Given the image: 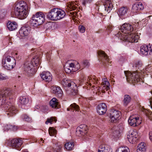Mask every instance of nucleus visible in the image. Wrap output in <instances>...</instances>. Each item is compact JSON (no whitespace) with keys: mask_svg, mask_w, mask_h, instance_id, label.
Segmentation results:
<instances>
[{"mask_svg":"<svg viewBox=\"0 0 152 152\" xmlns=\"http://www.w3.org/2000/svg\"><path fill=\"white\" fill-rule=\"evenodd\" d=\"M13 98L12 92L10 88L6 89L0 93V106L6 110V113L8 116H12L17 112L15 106L11 102H8Z\"/></svg>","mask_w":152,"mask_h":152,"instance_id":"obj_1","label":"nucleus"},{"mask_svg":"<svg viewBox=\"0 0 152 152\" xmlns=\"http://www.w3.org/2000/svg\"><path fill=\"white\" fill-rule=\"evenodd\" d=\"M27 5L26 2L23 1L16 2L13 6L12 13L14 17L21 19L26 18L27 16Z\"/></svg>","mask_w":152,"mask_h":152,"instance_id":"obj_2","label":"nucleus"},{"mask_svg":"<svg viewBox=\"0 0 152 152\" xmlns=\"http://www.w3.org/2000/svg\"><path fill=\"white\" fill-rule=\"evenodd\" d=\"M132 26L127 23H124V42H138L139 37L138 35L133 33L129 34L133 30Z\"/></svg>","mask_w":152,"mask_h":152,"instance_id":"obj_3","label":"nucleus"},{"mask_svg":"<svg viewBox=\"0 0 152 152\" xmlns=\"http://www.w3.org/2000/svg\"><path fill=\"white\" fill-rule=\"evenodd\" d=\"M66 15L65 12L58 8H53L47 13V18L53 21H57L63 18Z\"/></svg>","mask_w":152,"mask_h":152,"instance_id":"obj_4","label":"nucleus"},{"mask_svg":"<svg viewBox=\"0 0 152 152\" xmlns=\"http://www.w3.org/2000/svg\"><path fill=\"white\" fill-rule=\"evenodd\" d=\"M45 15L43 13L38 12L33 15L30 22L31 25L36 27L43 23L45 21Z\"/></svg>","mask_w":152,"mask_h":152,"instance_id":"obj_5","label":"nucleus"},{"mask_svg":"<svg viewBox=\"0 0 152 152\" xmlns=\"http://www.w3.org/2000/svg\"><path fill=\"white\" fill-rule=\"evenodd\" d=\"M124 74L126 77L127 81L129 83L134 84L138 82L140 84L143 83V80L139 77V76L136 72L131 73L129 71H124Z\"/></svg>","mask_w":152,"mask_h":152,"instance_id":"obj_6","label":"nucleus"},{"mask_svg":"<svg viewBox=\"0 0 152 152\" xmlns=\"http://www.w3.org/2000/svg\"><path fill=\"white\" fill-rule=\"evenodd\" d=\"M15 59L12 57L5 54L3 56L2 64L3 66L7 70L12 69L15 65Z\"/></svg>","mask_w":152,"mask_h":152,"instance_id":"obj_7","label":"nucleus"},{"mask_svg":"<svg viewBox=\"0 0 152 152\" xmlns=\"http://www.w3.org/2000/svg\"><path fill=\"white\" fill-rule=\"evenodd\" d=\"M102 82L101 83V86L99 87L98 86H96L94 88V91L95 92L96 95H98L100 96H102L101 93H104L105 92V91H107L110 89V83L108 81L107 78L102 79Z\"/></svg>","mask_w":152,"mask_h":152,"instance_id":"obj_8","label":"nucleus"},{"mask_svg":"<svg viewBox=\"0 0 152 152\" xmlns=\"http://www.w3.org/2000/svg\"><path fill=\"white\" fill-rule=\"evenodd\" d=\"M61 83L64 87H70V88L72 89L71 90L72 94L75 95L77 93V87L74 82L65 79L63 80Z\"/></svg>","mask_w":152,"mask_h":152,"instance_id":"obj_9","label":"nucleus"},{"mask_svg":"<svg viewBox=\"0 0 152 152\" xmlns=\"http://www.w3.org/2000/svg\"><path fill=\"white\" fill-rule=\"evenodd\" d=\"M121 115L120 111L115 110H111L109 115L110 122L113 123H117L121 118Z\"/></svg>","mask_w":152,"mask_h":152,"instance_id":"obj_10","label":"nucleus"},{"mask_svg":"<svg viewBox=\"0 0 152 152\" xmlns=\"http://www.w3.org/2000/svg\"><path fill=\"white\" fill-rule=\"evenodd\" d=\"M98 58L99 61L103 64H108L110 62V59L104 52L99 50L98 51Z\"/></svg>","mask_w":152,"mask_h":152,"instance_id":"obj_11","label":"nucleus"},{"mask_svg":"<svg viewBox=\"0 0 152 152\" xmlns=\"http://www.w3.org/2000/svg\"><path fill=\"white\" fill-rule=\"evenodd\" d=\"M33 66L30 61H26L24 65V73L26 75L30 76L34 73L35 71Z\"/></svg>","mask_w":152,"mask_h":152,"instance_id":"obj_12","label":"nucleus"},{"mask_svg":"<svg viewBox=\"0 0 152 152\" xmlns=\"http://www.w3.org/2000/svg\"><path fill=\"white\" fill-rule=\"evenodd\" d=\"M129 124L134 127L137 126L142 123L141 118L137 115H132L130 116L128 120Z\"/></svg>","mask_w":152,"mask_h":152,"instance_id":"obj_13","label":"nucleus"},{"mask_svg":"<svg viewBox=\"0 0 152 152\" xmlns=\"http://www.w3.org/2000/svg\"><path fill=\"white\" fill-rule=\"evenodd\" d=\"M100 78L96 77L95 76H88L87 79L83 80V81L86 83L87 85L91 86L92 84L98 85L100 84Z\"/></svg>","mask_w":152,"mask_h":152,"instance_id":"obj_14","label":"nucleus"},{"mask_svg":"<svg viewBox=\"0 0 152 152\" xmlns=\"http://www.w3.org/2000/svg\"><path fill=\"white\" fill-rule=\"evenodd\" d=\"M65 71L66 73H69L72 72H75L80 68V66L79 63L75 61L74 63H71L69 64V66H65Z\"/></svg>","mask_w":152,"mask_h":152,"instance_id":"obj_15","label":"nucleus"},{"mask_svg":"<svg viewBox=\"0 0 152 152\" xmlns=\"http://www.w3.org/2000/svg\"><path fill=\"white\" fill-rule=\"evenodd\" d=\"M140 137V133L138 131L134 130L132 131L130 135H127V138L129 142L133 143L136 142Z\"/></svg>","mask_w":152,"mask_h":152,"instance_id":"obj_16","label":"nucleus"},{"mask_svg":"<svg viewBox=\"0 0 152 152\" xmlns=\"http://www.w3.org/2000/svg\"><path fill=\"white\" fill-rule=\"evenodd\" d=\"M69 4H68V9L69 10V15L70 16L74 17L77 14V12L76 11H73V10H75L77 8V7L75 5H77V6L78 4L77 1H75V2L73 1L69 2Z\"/></svg>","mask_w":152,"mask_h":152,"instance_id":"obj_17","label":"nucleus"},{"mask_svg":"<svg viewBox=\"0 0 152 152\" xmlns=\"http://www.w3.org/2000/svg\"><path fill=\"white\" fill-rule=\"evenodd\" d=\"M10 144L13 148L18 150H20L21 148L23 141L22 139H14L10 141Z\"/></svg>","mask_w":152,"mask_h":152,"instance_id":"obj_18","label":"nucleus"},{"mask_svg":"<svg viewBox=\"0 0 152 152\" xmlns=\"http://www.w3.org/2000/svg\"><path fill=\"white\" fill-rule=\"evenodd\" d=\"M140 53L145 56L151 55L152 54V45L150 44L144 45L141 47Z\"/></svg>","mask_w":152,"mask_h":152,"instance_id":"obj_19","label":"nucleus"},{"mask_svg":"<svg viewBox=\"0 0 152 152\" xmlns=\"http://www.w3.org/2000/svg\"><path fill=\"white\" fill-rule=\"evenodd\" d=\"M107 110V106L105 103L100 104L97 107V112L100 115H102L105 114Z\"/></svg>","mask_w":152,"mask_h":152,"instance_id":"obj_20","label":"nucleus"},{"mask_svg":"<svg viewBox=\"0 0 152 152\" xmlns=\"http://www.w3.org/2000/svg\"><path fill=\"white\" fill-rule=\"evenodd\" d=\"M143 7V6L142 3L140 2L137 3L133 5L132 11L134 13H136L142 10Z\"/></svg>","mask_w":152,"mask_h":152,"instance_id":"obj_21","label":"nucleus"},{"mask_svg":"<svg viewBox=\"0 0 152 152\" xmlns=\"http://www.w3.org/2000/svg\"><path fill=\"white\" fill-rule=\"evenodd\" d=\"M51 91L52 93L55 94L59 97H61L63 94V91L61 88L58 86H53L51 87Z\"/></svg>","mask_w":152,"mask_h":152,"instance_id":"obj_22","label":"nucleus"},{"mask_svg":"<svg viewBox=\"0 0 152 152\" xmlns=\"http://www.w3.org/2000/svg\"><path fill=\"white\" fill-rule=\"evenodd\" d=\"M41 77L43 80L48 82L52 79L51 74L48 71L43 72L41 74Z\"/></svg>","mask_w":152,"mask_h":152,"instance_id":"obj_23","label":"nucleus"},{"mask_svg":"<svg viewBox=\"0 0 152 152\" xmlns=\"http://www.w3.org/2000/svg\"><path fill=\"white\" fill-rule=\"evenodd\" d=\"M30 29L28 27H23L21 28L19 31L18 35L21 37H24L28 35Z\"/></svg>","mask_w":152,"mask_h":152,"instance_id":"obj_24","label":"nucleus"},{"mask_svg":"<svg viewBox=\"0 0 152 152\" xmlns=\"http://www.w3.org/2000/svg\"><path fill=\"white\" fill-rule=\"evenodd\" d=\"M49 104L50 105L54 108L57 109L60 107L58 100L55 98H53L50 101Z\"/></svg>","mask_w":152,"mask_h":152,"instance_id":"obj_25","label":"nucleus"},{"mask_svg":"<svg viewBox=\"0 0 152 152\" xmlns=\"http://www.w3.org/2000/svg\"><path fill=\"white\" fill-rule=\"evenodd\" d=\"M18 129L17 126L12 125L10 124L5 125L3 126V129L4 131H8L9 130H12L13 131H16Z\"/></svg>","mask_w":152,"mask_h":152,"instance_id":"obj_26","label":"nucleus"},{"mask_svg":"<svg viewBox=\"0 0 152 152\" xmlns=\"http://www.w3.org/2000/svg\"><path fill=\"white\" fill-rule=\"evenodd\" d=\"M109 146L106 145H102L99 146L98 149V152H109Z\"/></svg>","mask_w":152,"mask_h":152,"instance_id":"obj_27","label":"nucleus"},{"mask_svg":"<svg viewBox=\"0 0 152 152\" xmlns=\"http://www.w3.org/2000/svg\"><path fill=\"white\" fill-rule=\"evenodd\" d=\"M7 26L10 31L15 30L17 27L18 25L15 22H8L7 23Z\"/></svg>","mask_w":152,"mask_h":152,"instance_id":"obj_28","label":"nucleus"},{"mask_svg":"<svg viewBox=\"0 0 152 152\" xmlns=\"http://www.w3.org/2000/svg\"><path fill=\"white\" fill-rule=\"evenodd\" d=\"M146 144L143 142H142L139 144L138 146L137 149V152H144L146 150Z\"/></svg>","mask_w":152,"mask_h":152,"instance_id":"obj_29","label":"nucleus"},{"mask_svg":"<svg viewBox=\"0 0 152 152\" xmlns=\"http://www.w3.org/2000/svg\"><path fill=\"white\" fill-rule=\"evenodd\" d=\"M28 102V99L25 96H21L19 97V102L22 105L27 104Z\"/></svg>","mask_w":152,"mask_h":152,"instance_id":"obj_30","label":"nucleus"},{"mask_svg":"<svg viewBox=\"0 0 152 152\" xmlns=\"http://www.w3.org/2000/svg\"><path fill=\"white\" fill-rule=\"evenodd\" d=\"M30 62L31 63V64L34 67L38 66L39 64V61L38 56H36Z\"/></svg>","mask_w":152,"mask_h":152,"instance_id":"obj_31","label":"nucleus"},{"mask_svg":"<svg viewBox=\"0 0 152 152\" xmlns=\"http://www.w3.org/2000/svg\"><path fill=\"white\" fill-rule=\"evenodd\" d=\"M73 110H75L76 111H78L79 110V107L76 103H74L72 104L69 107L67 108L68 111H72Z\"/></svg>","mask_w":152,"mask_h":152,"instance_id":"obj_32","label":"nucleus"},{"mask_svg":"<svg viewBox=\"0 0 152 152\" xmlns=\"http://www.w3.org/2000/svg\"><path fill=\"white\" fill-rule=\"evenodd\" d=\"M74 146V143L72 142H68L64 145L65 148L68 150H72Z\"/></svg>","mask_w":152,"mask_h":152,"instance_id":"obj_33","label":"nucleus"},{"mask_svg":"<svg viewBox=\"0 0 152 152\" xmlns=\"http://www.w3.org/2000/svg\"><path fill=\"white\" fill-rule=\"evenodd\" d=\"M88 128L86 127V128H82V129H79V130H76V132L77 134H80L82 135H84L86 134L87 132V130Z\"/></svg>","mask_w":152,"mask_h":152,"instance_id":"obj_34","label":"nucleus"},{"mask_svg":"<svg viewBox=\"0 0 152 152\" xmlns=\"http://www.w3.org/2000/svg\"><path fill=\"white\" fill-rule=\"evenodd\" d=\"M56 146L55 150V152H61L62 150L63 145L60 142L57 143L55 144Z\"/></svg>","mask_w":152,"mask_h":152,"instance_id":"obj_35","label":"nucleus"},{"mask_svg":"<svg viewBox=\"0 0 152 152\" xmlns=\"http://www.w3.org/2000/svg\"><path fill=\"white\" fill-rule=\"evenodd\" d=\"M123 25L121 26L120 30L121 31H119L118 33L116 35L117 37H118V38L121 40L123 41V39L124 38L123 36V32L124 31V29L123 28Z\"/></svg>","mask_w":152,"mask_h":152,"instance_id":"obj_36","label":"nucleus"},{"mask_svg":"<svg viewBox=\"0 0 152 152\" xmlns=\"http://www.w3.org/2000/svg\"><path fill=\"white\" fill-rule=\"evenodd\" d=\"M131 99V97L128 95L124 96V106L127 105L130 102Z\"/></svg>","mask_w":152,"mask_h":152,"instance_id":"obj_37","label":"nucleus"},{"mask_svg":"<svg viewBox=\"0 0 152 152\" xmlns=\"http://www.w3.org/2000/svg\"><path fill=\"white\" fill-rule=\"evenodd\" d=\"M124 7H123L119 9L118 14L120 18L123 20L124 18Z\"/></svg>","mask_w":152,"mask_h":152,"instance_id":"obj_38","label":"nucleus"},{"mask_svg":"<svg viewBox=\"0 0 152 152\" xmlns=\"http://www.w3.org/2000/svg\"><path fill=\"white\" fill-rule=\"evenodd\" d=\"M21 118L24 121L27 122L30 121L31 120V118L27 115L26 114L22 115Z\"/></svg>","mask_w":152,"mask_h":152,"instance_id":"obj_39","label":"nucleus"},{"mask_svg":"<svg viewBox=\"0 0 152 152\" xmlns=\"http://www.w3.org/2000/svg\"><path fill=\"white\" fill-rule=\"evenodd\" d=\"M48 131L49 134L51 136H54L56 134V131L53 127H50Z\"/></svg>","mask_w":152,"mask_h":152,"instance_id":"obj_40","label":"nucleus"},{"mask_svg":"<svg viewBox=\"0 0 152 152\" xmlns=\"http://www.w3.org/2000/svg\"><path fill=\"white\" fill-rule=\"evenodd\" d=\"M56 119L55 118L51 117L50 118H47V121L45 122V124H48L49 123L51 124L53 121H54L55 122H56Z\"/></svg>","mask_w":152,"mask_h":152,"instance_id":"obj_41","label":"nucleus"},{"mask_svg":"<svg viewBox=\"0 0 152 152\" xmlns=\"http://www.w3.org/2000/svg\"><path fill=\"white\" fill-rule=\"evenodd\" d=\"M82 65L83 67H88L90 65V63L89 61L87 60H83L82 62Z\"/></svg>","mask_w":152,"mask_h":152,"instance_id":"obj_42","label":"nucleus"},{"mask_svg":"<svg viewBox=\"0 0 152 152\" xmlns=\"http://www.w3.org/2000/svg\"><path fill=\"white\" fill-rule=\"evenodd\" d=\"M9 79V77L4 74L0 73V80H5Z\"/></svg>","mask_w":152,"mask_h":152,"instance_id":"obj_43","label":"nucleus"},{"mask_svg":"<svg viewBox=\"0 0 152 152\" xmlns=\"http://www.w3.org/2000/svg\"><path fill=\"white\" fill-rule=\"evenodd\" d=\"M135 65L136 67H138L139 69L142 66V64L141 61H137L135 62Z\"/></svg>","mask_w":152,"mask_h":152,"instance_id":"obj_44","label":"nucleus"},{"mask_svg":"<svg viewBox=\"0 0 152 152\" xmlns=\"http://www.w3.org/2000/svg\"><path fill=\"white\" fill-rule=\"evenodd\" d=\"M79 29L80 32L82 33H84L85 31V28L83 26H80L79 27Z\"/></svg>","mask_w":152,"mask_h":152,"instance_id":"obj_45","label":"nucleus"},{"mask_svg":"<svg viewBox=\"0 0 152 152\" xmlns=\"http://www.w3.org/2000/svg\"><path fill=\"white\" fill-rule=\"evenodd\" d=\"M82 4L84 5H86L87 4L90 3L93 0H82Z\"/></svg>","mask_w":152,"mask_h":152,"instance_id":"obj_46","label":"nucleus"},{"mask_svg":"<svg viewBox=\"0 0 152 152\" xmlns=\"http://www.w3.org/2000/svg\"><path fill=\"white\" fill-rule=\"evenodd\" d=\"M118 128H119V129L120 132L123 131L124 129L123 124L121 123L119 124L118 125Z\"/></svg>","mask_w":152,"mask_h":152,"instance_id":"obj_47","label":"nucleus"},{"mask_svg":"<svg viewBox=\"0 0 152 152\" xmlns=\"http://www.w3.org/2000/svg\"><path fill=\"white\" fill-rule=\"evenodd\" d=\"M86 126L85 124H82L80 125L79 127H77L76 130H79L80 129H82L83 128H86Z\"/></svg>","mask_w":152,"mask_h":152,"instance_id":"obj_48","label":"nucleus"},{"mask_svg":"<svg viewBox=\"0 0 152 152\" xmlns=\"http://www.w3.org/2000/svg\"><path fill=\"white\" fill-rule=\"evenodd\" d=\"M118 134V131H115L113 133L112 135L114 138L116 137H117V134Z\"/></svg>","mask_w":152,"mask_h":152,"instance_id":"obj_49","label":"nucleus"},{"mask_svg":"<svg viewBox=\"0 0 152 152\" xmlns=\"http://www.w3.org/2000/svg\"><path fill=\"white\" fill-rule=\"evenodd\" d=\"M116 152H124V148L123 147H121L118 148Z\"/></svg>","mask_w":152,"mask_h":152,"instance_id":"obj_50","label":"nucleus"},{"mask_svg":"<svg viewBox=\"0 0 152 152\" xmlns=\"http://www.w3.org/2000/svg\"><path fill=\"white\" fill-rule=\"evenodd\" d=\"M124 152H130L129 149L128 147L124 146Z\"/></svg>","mask_w":152,"mask_h":152,"instance_id":"obj_51","label":"nucleus"},{"mask_svg":"<svg viewBox=\"0 0 152 152\" xmlns=\"http://www.w3.org/2000/svg\"><path fill=\"white\" fill-rule=\"evenodd\" d=\"M124 11H125V13H127L129 12V8L127 7H124Z\"/></svg>","mask_w":152,"mask_h":152,"instance_id":"obj_52","label":"nucleus"},{"mask_svg":"<svg viewBox=\"0 0 152 152\" xmlns=\"http://www.w3.org/2000/svg\"><path fill=\"white\" fill-rule=\"evenodd\" d=\"M149 137L150 140L152 142V132H149Z\"/></svg>","mask_w":152,"mask_h":152,"instance_id":"obj_53","label":"nucleus"},{"mask_svg":"<svg viewBox=\"0 0 152 152\" xmlns=\"http://www.w3.org/2000/svg\"><path fill=\"white\" fill-rule=\"evenodd\" d=\"M119 58H120V60L121 61V60H123V56H120Z\"/></svg>","mask_w":152,"mask_h":152,"instance_id":"obj_54","label":"nucleus"},{"mask_svg":"<svg viewBox=\"0 0 152 152\" xmlns=\"http://www.w3.org/2000/svg\"><path fill=\"white\" fill-rule=\"evenodd\" d=\"M15 55H16V58H17V56L18 55V53H15Z\"/></svg>","mask_w":152,"mask_h":152,"instance_id":"obj_55","label":"nucleus"},{"mask_svg":"<svg viewBox=\"0 0 152 152\" xmlns=\"http://www.w3.org/2000/svg\"><path fill=\"white\" fill-rule=\"evenodd\" d=\"M82 81H83V80H82L81 81L80 80L79 81V82H80V83H81L82 82Z\"/></svg>","mask_w":152,"mask_h":152,"instance_id":"obj_56","label":"nucleus"},{"mask_svg":"<svg viewBox=\"0 0 152 152\" xmlns=\"http://www.w3.org/2000/svg\"><path fill=\"white\" fill-rule=\"evenodd\" d=\"M92 88H94V87H95V86H94V85H93V86H92Z\"/></svg>","mask_w":152,"mask_h":152,"instance_id":"obj_57","label":"nucleus"},{"mask_svg":"<svg viewBox=\"0 0 152 152\" xmlns=\"http://www.w3.org/2000/svg\"><path fill=\"white\" fill-rule=\"evenodd\" d=\"M21 58V57H18V60H19Z\"/></svg>","mask_w":152,"mask_h":152,"instance_id":"obj_58","label":"nucleus"},{"mask_svg":"<svg viewBox=\"0 0 152 152\" xmlns=\"http://www.w3.org/2000/svg\"><path fill=\"white\" fill-rule=\"evenodd\" d=\"M151 17V16H149L148 17Z\"/></svg>","mask_w":152,"mask_h":152,"instance_id":"obj_59","label":"nucleus"},{"mask_svg":"<svg viewBox=\"0 0 152 152\" xmlns=\"http://www.w3.org/2000/svg\"><path fill=\"white\" fill-rule=\"evenodd\" d=\"M7 128H9V126H7Z\"/></svg>","mask_w":152,"mask_h":152,"instance_id":"obj_60","label":"nucleus"},{"mask_svg":"<svg viewBox=\"0 0 152 152\" xmlns=\"http://www.w3.org/2000/svg\"><path fill=\"white\" fill-rule=\"evenodd\" d=\"M27 152V151H26V152Z\"/></svg>","mask_w":152,"mask_h":152,"instance_id":"obj_61","label":"nucleus"}]
</instances>
